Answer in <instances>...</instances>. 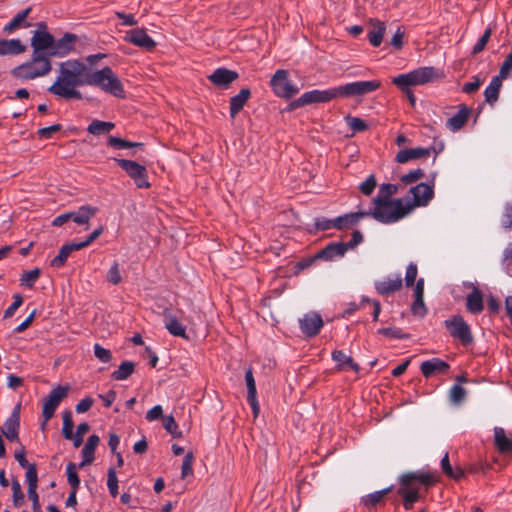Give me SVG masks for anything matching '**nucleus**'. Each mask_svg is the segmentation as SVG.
<instances>
[{
  "label": "nucleus",
  "mask_w": 512,
  "mask_h": 512,
  "mask_svg": "<svg viewBox=\"0 0 512 512\" xmlns=\"http://www.w3.org/2000/svg\"><path fill=\"white\" fill-rule=\"evenodd\" d=\"M114 160L134 181L138 188L147 189L151 186L148 181V172L145 166L127 159L115 158Z\"/></svg>",
  "instance_id": "nucleus-7"
},
{
  "label": "nucleus",
  "mask_w": 512,
  "mask_h": 512,
  "mask_svg": "<svg viewBox=\"0 0 512 512\" xmlns=\"http://www.w3.org/2000/svg\"><path fill=\"white\" fill-rule=\"evenodd\" d=\"M432 150H434V147H429V148L416 147V148H411V149H403L397 153L395 160L398 163L404 164V163H407L412 160H416V159H419L422 157L429 156L431 154Z\"/></svg>",
  "instance_id": "nucleus-24"
},
{
  "label": "nucleus",
  "mask_w": 512,
  "mask_h": 512,
  "mask_svg": "<svg viewBox=\"0 0 512 512\" xmlns=\"http://www.w3.org/2000/svg\"><path fill=\"white\" fill-rule=\"evenodd\" d=\"M332 359L337 363V369L340 371L353 370L359 371V365L353 360V358L345 354L342 350H334L332 352Z\"/></svg>",
  "instance_id": "nucleus-31"
},
{
  "label": "nucleus",
  "mask_w": 512,
  "mask_h": 512,
  "mask_svg": "<svg viewBox=\"0 0 512 512\" xmlns=\"http://www.w3.org/2000/svg\"><path fill=\"white\" fill-rule=\"evenodd\" d=\"M409 193L413 196L412 203H406L405 206L415 207L427 206L434 197V184L420 183L410 188Z\"/></svg>",
  "instance_id": "nucleus-12"
},
{
  "label": "nucleus",
  "mask_w": 512,
  "mask_h": 512,
  "mask_svg": "<svg viewBox=\"0 0 512 512\" xmlns=\"http://www.w3.org/2000/svg\"><path fill=\"white\" fill-rule=\"evenodd\" d=\"M270 85L273 92L281 98L289 99L299 92V88L288 80V72L283 69L274 73Z\"/></svg>",
  "instance_id": "nucleus-9"
},
{
  "label": "nucleus",
  "mask_w": 512,
  "mask_h": 512,
  "mask_svg": "<svg viewBox=\"0 0 512 512\" xmlns=\"http://www.w3.org/2000/svg\"><path fill=\"white\" fill-rule=\"evenodd\" d=\"M363 241V235L356 230L348 242H331L325 248L317 251L313 256H343L350 249Z\"/></svg>",
  "instance_id": "nucleus-10"
},
{
  "label": "nucleus",
  "mask_w": 512,
  "mask_h": 512,
  "mask_svg": "<svg viewBox=\"0 0 512 512\" xmlns=\"http://www.w3.org/2000/svg\"><path fill=\"white\" fill-rule=\"evenodd\" d=\"M380 85L381 83L379 81L371 80L350 82L326 90L315 89L302 94L298 99L294 100L290 106L292 109H296L312 103H326L337 98L363 96L374 92Z\"/></svg>",
  "instance_id": "nucleus-2"
},
{
  "label": "nucleus",
  "mask_w": 512,
  "mask_h": 512,
  "mask_svg": "<svg viewBox=\"0 0 512 512\" xmlns=\"http://www.w3.org/2000/svg\"><path fill=\"white\" fill-rule=\"evenodd\" d=\"M245 381L247 385V401L252 408L254 417H257L260 411L259 403L257 401V391L255 379L251 369L245 373Z\"/></svg>",
  "instance_id": "nucleus-25"
},
{
  "label": "nucleus",
  "mask_w": 512,
  "mask_h": 512,
  "mask_svg": "<svg viewBox=\"0 0 512 512\" xmlns=\"http://www.w3.org/2000/svg\"><path fill=\"white\" fill-rule=\"evenodd\" d=\"M501 86L502 79H500V77L494 76L484 91V96L487 103L493 104L498 100Z\"/></svg>",
  "instance_id": "nucleus-36"
},
{
  "label": "nucleus",
  "mask_w": 512,
  "mask_h": 512,
  "mask_svg": "<svg viewBox=\"0 0 512 512\" xmlns=\"http://www.w3.org/2000/svg\"><path fill=\"white\" fill-rule=\"evenodd\" d=\"M436 481L435 476L429 472L414 471L402 474L399 478L400 487L397 493L403 499L405 510H411L414 503L419 499V487L415 485L416 482L425 486H431Z\"/></svg>",
  "instance_id": "nucleus-3"
},
{
  "label": "nucleus",
  "mask_w": 512,
  "mask_h": 512,
  "mask_svg": "<svg viewBox=\"0 0 512 512\" xmlns=\"http://www.w3.org/2000/svg\"><path fill=\"white\" fill-rule=\"evenodd\" d=\"M495 445L501 453L512 451V439L506 436L505 430L501 427L494 428Z\"/></svg>",
  "instance_id": "nucleus-35"
},
{
  "label": "nucleus",
  "mask_w": 512,
  "mask_h": 512,
  "mask_svg": "<svg viewBox=\"0 0 512 512\" xmlns=\"http://www.w3.org/2000/svg\"><path fill=\"white\" fill-rule=\"evenodd\" d=\"M32 245V243H29L24 247L20 246L19 244L5 245L2 248H0V256H7L10 253L25 256L28 253H30Z\"/></svg>",
  "instance_id": "nucleus-42"
},
{
  "label": "nucleus",
  "mask_w": 512,
  "mask_h": 512,
  "mask_svg": "<svg viewBox=\"0 0 512 512\" xmlns=\"http://www.w3.org/2000/svg\"><path fill=\"white\" fill-rule=\"evenodd\" d=\"M374 207L365 213L380 223L390 224L399 221L412 211V206H405L402 199H394L393 202L373 203Z\"/></svg>",
  "instance_id": "nucleus-4"
},
{
  "label": "nucleus",
  "mask_w": 512,
  "mask_h": 512,
  "mask_svg": "<svg viewBox=\"0 0 512 512\" xmlns=\"http://www.w3.org/2000/svg\"><path fill=\"white\" fill-rule=\"evenodd\" d=\"M54 45V37L47 31L36 30L31 37L32 54L51 56V50Z\"/></svg>",
  "instance_id": "nucleus-13"
},
{
  "label": "nucleus",
  "mask_w": 512,
  "mask_h": 512,
  "mask_svg": "<svg viewBox=\"0 0 512 512\" xmlns=\"http://www.w3.org/2000/svg\"><path fill=\"white\" fill-rule=\"evenodd\" d=\"M315 258H308L297 263H293L290 270L286 276L298 275L302 270L310 267Z\"/></svg>",
  "instance_id": "nucleus-59"
},
{
  "label": "nucleus",
  "mask_w": 512,
  "mask_h": 512,
  "mask_svg": "<svg viewBox=\"0 0 512 512\" xmlns=\"http://www.w3.org/2000/svg\"><path fill=\"white\" fill-rule=\"evenodd\" d=\"M13 303L4 311V318H10L14 315L15 311L22 305L23 298L20 294L14 295Z\"/></svg>",
  "instance_id": "nucleus-62"
},
{
  "label": "nucleus",
  "mask_w": 512,
  "mask_h": 512,
  "mask_svg": "<svg viewBox=\"0 0 512 512\" xmlns=\"http://www.w3.org/2000/svg\"><path fill=\"white\" fill-rule=\"evenodd\" d=\"M31 12V6L19 11L8 23L3 26L2 33L5 35H11L20 29L29 28L31 23L28 21V17Z\"/></svg>",
  "instance_id": "nucleus-17"
},
{
  "label": "nucleus",
  "mask_w": 512,
  "mask_h": 512,
  "mask_svg": "<svg viewBox=\"0 0 512 512\" xmlns=\"http://www.w3.org/2000/svg\"><path fill=\"white\" fill-rule=\"evenodd\" d=\"M194 461V455L192 452H188L183 458L182 466H181V477L185 478L188 475L192 474V464Z\"/></svg>",
  "instance_id": "nucleus-60"
},
{
  "label": "nucleus",
  "mask_w": 512,
  "mask_h": 512,
  "mask_svg": "<svg viewBox=\"0 0 512 512\" xmlns=\"http://www.w3.org/2000/svg\"><path fill=\"white\" fill-rule=\"evenodd\" d=\"M11 488H12V492H13V495H12V498H13V505L15 507H20L24 504V494L22 492V489H21V485L19 483L18 480H13L12 483H11Z\"/></svg>",
  "instance_id": "nucleus-48"
},
{
  "label": "nucleus",
  "mask_w": 512,
  "mask_h": 512,
  "mask_svg": "<svg viewBox=\"0 0 512 512\" xmlns=\"http://www.w3.org/2000/svg\"><path fill=\"white\" fill-rule=\"evenodd\" d=\"M107 486L112 497L118 494V479L114 468H109L107 473Z\"/></svg>",
  "instance_id": "nucleus-52"
},
{
  "label": "nucleus",
  "mask_w": 512,
  "mask_h": 512,
  "mask_svg": "<svg viewBox=\"0 0 512 512\" xmlns=\"http://www.w3.org/2000/svg\"><path fill=\"white\" fill-rule=\"evenodd\" d=\"M51 56L32 54L31 60L12 70V74L19 79L31 80L47 75L51 71Z\"/></svg>",
  "instance_id": "nucleus-5"
},
{
  "label": "nucleus",
  "mask_w": 512,
  "mask_h": 512,
  "mask_svg": "<svg viewBox=\"0 0 512 512\" xmlns=\"http://www.w3.org/2000/svg\"><path fill=\"white\" fill-rule=\"evenodd\" d=\"M439 77L438 69L434 67H419L408 73L400 74L392 79V83L400 90H406L408 87L424 85L433 82Z\"/></svg>",
  "instance_id": "nucleus-6"
},
{
  "label": "nucleus",
  "mask_w": 512,
  "mask_h": 512,
  "mask_svg": "<svg viewBox=\"0 0 512 512\" xmlns=\"http://www.w3.org/2000/svg\"><path fill=\"white\" fill-rule=\"evenodd\" d=\"M97 211L98 209L96 207L83 205L77 210L68 212L69 222H74L77 225L88 224L90 219L96 215Z\"/></svg>",
  "instance_id": "nucleus-23"
},
{
  "label": "nucleus",
  "mask_w": 512,
  "mask_h": 512,
  "mask_svg": "<svg viewBox=\"0 0 512 512\" xmlns=\"http://www.w3.org/2000/svg\"><path fill=\"white\" fill-rule=\"evenodd\" d=\"M444 325L449 334L458 339L463 345H468L473 341L471 329L461 315H453L445 320Z\"/></svg>",
  "instance_id": "nucleus-8"
},
{
  "label": "nucleus",
  "mask_w": 512,
  "mask_h": 512,
  "mask_svg": "<svg viewBox=\"0 0 512 512\" xmlns=\"http://www.w3.org/2000/svg\"><path fill=\"white\" fill-rule=\"evenodd\" d=\"M19 426H20V404H18L14 410L12 411L9 418L5 421L3 427L1 428L2 434L9 441H18L19 440Z\"/></svg>",
  "instance_id": "nucleus-18"
},
{
  "label": "nucleus",
  "mask_w": 512,
  "mask_h": 512,
  "mask_svg": "<svg viewBox=\"0 0 512 512\" xmlns=\"http://www.w3.org/2000/svg\"><path fill=\"white\" fill-rule=\"evenodd\" d=\"M470 109L463 106L454 116L450 117L446 122V127L451 131L460 130L468 120Z\"/></svg>",
  "instance_id": "nucleus-33"
},
{
  "label": "nucleus",
  "mask_w": 512,
  "mask_h": 512,
  "mask_svg": "<svg viewBox=\"0 0 512 512\" xmlns=\"http://www.w3.org/2000/svg\"><path fill=\"white\" fill-rule=\"evenodd\" d=\"M125 40L147 51H152L156 47V42L147 34L144 28L128 31Z\"/></svg>",
  "instance_id": "nucleus-16"
},
{
  "label": "nucleus",
  "mask_w": 512,
  "mask_h": 512,
  "mask_svg": "<svg viewBox=\"0 0 512 512\" xmlns=\"http://www.w3.org/2000/svg\"><path fill=\"white\" fill-rule=\"evenodd\" d=\"M392 491V486L387 487L385 489L375 491L373 493H370L362 498V503L366 507H375L377 504H379L383 498L389 494Z\"/></svg>",
  "instance_id": "nucleus-39"
},
{
  "label": "nucleus",
  "mask_w": 512,
  "mask_h": 512,
  "mask_svg": "<svg viewBox=\"0 0 512 512\" xmlns=\"http://www.w3.org/2000/svg\"><path fill=\"white\" fill-rule=\"evenodd\" d=\"M441 468L445 475L454 480H460L464 476V470L462 468H453L451 466L448 453H446L441 460Z\"/></svg>",
  "instance_id": "nucleus-38"
},
{
  "label": "nucleus",
  "mask_w": 512,
  "mask_h": 512,
  "mask_svg": "<svg viewBox=\"0 0 512 512\" xmlns=\"http://www.w3.org/2000/svg\"><path fill=\"white\" fill-rule=\"evenodd\" d=\"M76 41V35L66 33L62 38L55 40L51 50V57H64L66 56L74 46Z\"/></svg>",
  "instance_id": "nucleus-21"
},
{
  "label": "nucleus",
  "mask_w": 512,
  "mask_h": 512,
  "mask_svg": "<svg viewBox=\"0 0 512 512\" xmlns=\"http://www.w3.org/2000/svg\"><path fill=\"white\" fill-rule=\"evenodd\" d=\"M115 124L112 122H106L101 120H93L87 127V131L92 135H100L103 133H109L113 130Z\"/></svg>",
  "instance_id": "nucleus-41"
},
{
  "label": "nucleus",
  "mask_w": 512,
  "mask_h": 512,
  "mask_svg": "<svg viewBox=\"0 0 512 512\" xmlns=\"http://www.w3.org/2000/svg\"><path fill=\"white\" fill-rule=\"evenodd\" d=\"M135 369V364L131 361H124L120 364L117 370L113 371L111 377L114 380H126L132 375Z\"/></svg>",
  "instance_id": "nucleus-40"
},
{
  "label": "nucleus",
  "mask_w": 512,
  "mask_h": 512,
  "mask_svg": "<svg viewBox=\"0 0 512 512\" xmlns=\"http://www.w3.org/2000/svg\"><path fill=\"white\" fill-rule=\"evenodd\" d=\"M323 324L324 322L321 315L316 312L306 313L301 319H299V325L302 333L309 338L318 335Z\"/></svg>",
  "instance_id": "nucleus-14"
},
{
  "label": "nucleus",
  "mask_w": 512,
  "mask_h": 512,
  "mask_svg": "<svg viewBox=\"0 0 512 512\" xmlns=\"http://www.w3.org/2000/svg\"><path fill=\"white\" fill-rule=\"evenodd\" d=\"M40 274L41 271L39 268L25 271L20 278V284L24 287L32 288L35 282L38 280Z\"/></svg>",
  "instance_id": "nucleus-44"
},
{
  "label": "nucleus",
  "mask_w": 512,
  "mask_h": 512,
  "mask_svg": "<svg viewBox=\"0 0 512 512\" xmlns=\"http://www.w3.org/2000/svg\"><path fill=\"white\" fill-rule=\"evenodd\" d=\"M67 481L73 490H78L80 479L77 474V467L74 463H68L66 467Z\"/></svg>",
  "instance_id": "nucleus-45"
},
{
  "label": "nucleus",
  "mask_w": 512,
  "mask_h": 512,
  "mask_svg": "<svg viewBox=\"0 0 512 512\" xmlns=\"http://www.w3.org/2000/svg\"><path fill=\"white\" fill-rule=\"evenodd\" d=\"M502 224L504 227H512V203H506L502 215Z\"/></svg>",
  "instance_id": "nucleus-64"
},
{
  "label": "nucleus",
  "mask_w": 512,
  "mask_h": 512,
  "mask_svg": "<svg viewBox=\"0 0 512 512\" xmlns=\"http://www.w3.org/2000/svg\"><path fill=\"white\" fill-rule=\"evenodd\" d=\"M402 287L401 278H386L375 283L376 291L381 295H389Z\"/></svg>",
  "instance_id": "nucleus-32"
},
{
  "label": "nucleus",
  "mask_w": 512,
  "mask_h": 512,
  "mask_svg": "<svg viewBox=\"0 0 512 512\" xmlns=\"http://www.w3.org/2000/svg\"><path fill=\"white\" fill-rule=\"evenodd\" d=\"M411 311L415 316L424 317L427 314L424 298H415L411 305Z\"/></svg>",
  "instance_id": "nucleus-61"
},
{
  "label": "nucleus",
  "mask_w": 512,
  "mask_h": 512,
  "mask_svg": "<svg viewBox=\"0 0 512 512\" xmlns=\"http://www.w3.org/2000/svg\"><path fill=\"white\" fill-rule=\"evenodd\" d=\"M425 176V173L422 169L418 168L413 171H410L407 174L401 176V181L404 184H412L422 179Z\"/></svg>",
  "instance_id": "nucleus-57"
},
{
  "label": "nucleus",
  "mask_w": 512,
  "mask_h": 512,
  "mask_svg": "<svg viewBox=\"0 0 512 512\" xmlns=\"http://www.w3.org/2000/svg\"><path fill=\"white\" fill-rule=\"evenodd\" d=\"M25 478L28 485V490H34L38 487V475H37V468L35 464H32L31 466L25 468Z\"/></svg>",
  "instance_id": "nucleus-47"
},
{
  "label": "nucleus",
  "mask_w": 512,
  "mask_h": 512,
  "mask_svg": "<svg viewBox=\"0 0 512 512\" xmlns=\"http://www.w3.org/2000/svg\"><path fill=\"white\" fill-rule=\"evenodd\" d=\"M450 401L454 404H460L466 397V390L459 384L451 387L449 392Z\"/></svg>",
  "instance_id": "nucleus-50"
},
{
  "label": "nucleus",
  "mask_w": 512,
  "mask_h": 512,
  "mask_svg": "<svg viewBox=\"0 0 512 512\" xmlns=\"http://www.w3.org/2000/svg\"><path fill=\"white\" fill-rule=\"evenodd\" d=\"M26 51V46L20 39H0V56L20 55Z\"/></svg>",
  "instance_id": "nucleus-27"
},
{
  "label": "nucleus",
  "mask_w": 512,
  "mask_h": 512,
  "mask_svg": "<svg viewBox=\"0 0 512 512\" xmlns=\"http://www.w3.org/2000/svg\"><path fill=\"white\" fill-rule=\"evenodd\" d=\"M102 231H103V228L98 227L92 233H90L85 239L72 240V241L62 245L57 256H70V254H72L76 251H79L84 247H87L101 235Z\"/></svg>",
  "instance_id": "nucleus-15"
},
{
  "label": "nucleus",
  "mask_w": 512,
  "mask_h": 512,
  "mask_svg": "<svg viewBox=\"0 0 512 512\" xmlns=\"http://www.w3.org/2000/svg\"><path fill=\"white\" fill-rule=\"evenodd\" d=\"M371 29L368 32V40L373 47H379L386 31L384 22L376 19L370 20Z\"/></svg>",
  "instance_id": "nucleus-28"
},
{
  "label": "nucleus",
  "mask_w": 512,
  "mask_h": 512,
  "mask_svg": "<svg viewBox=\"0 0 512 512\" xmlns=\"http://www.w3.org/2000/svg\"><path fill=\"white\" fill-rule=\"evenodd\" d=\"M85 85L98 87L117 98L125 97L123 84L110 67L92 71L78 60L60 63L58 76L47 91L67 101L81 100L83 95L77 88Z\"/></svg>",
  "instance_id": "nucleus-1"
},
{
  "label": "nucleus",
  "mask_w": 512,
  "mask_h": 512,
  "mask_svg": "<svg viewBox=\"0 0 512 512\" xmlns=\"http://www.w3.org/2000/svg\"><path fill=\"white\" fill-rule=\"evenodd\" d=\"M365 217H369V213H365L363 211H357L338 216L334 218L335 229L343 230L350 228Z\"/></svg>",
  "instance_id": "nucleus-26"
},
{
  "label": "nucleus",
  "mask_w": 512,
  "mask_h": 512,
  "mask_svg": "<svg viewBox=\"0 0 512 512\" xmlns=\"http://www.w3.org/2000/svg\"><path fill=\"white\" fill-rule=\"evenodd\" d=\"M99 442L100 438L95 434L90 435L88 437L87 442L82 449L83 460L79 464V468H83L84 466L89 465L94 461L95 449L98 446Z\"/></svg>",
  "instance_id": "nucleus-30"
},
{
  "label": "nucleus",
  "mask_w": 512,
  "mask_h": 512,
  "mask_svg": "<svg viewBox=\"0 0 512 512\" xmlns=\"http://www.w3.org/2000/svg\"><path fill=\"white\" fill-rule=\"evenodd\" d=\"M165 328L173 336L188 338L185 327L172 315H165Z\"/></svg>",
  "instance_id": "nucleus-37"
},
{
  "label": "nucleus",
  "mask_w": 512,
  "mask_h": 512,
  "mask_svg": "<svg viewBox=\"0 0 512 512\" xmlns=\"http://www.w3.org/2000/svg\"><path fill=\"white\" fill-rule=\"evenodd\" d=\"M472 291L466 296V309L469 313L477 315L484 310L483 294L480 289L470 284Z\"/></svg>",
  "instance_id": "nucleus-22"
},
{
  "label": "nucleus",
  "mask_w": 512,
  "mask_h": 512,
  "mask_svg": "<svg viewBox=\"0 0 512 512\" xmlns=\"http://www.w3.org/2000/svg\"><path fill=\"white\" fill-rule=\"evenodd\" d=\"M398 192V186L390 183H383L380 185L377 196L373 199V203H380L383 205L385 202H393L391 197Z\"/></svg>",
  "instance_id": "nucleus-34"
},
{
  "label": "nucleus",
  "mask_w": 512,
  "mask_h": 512,
  "mask_svg": "<svg viewBox=\"0 0 512 512\" xmlns=\"http://www.w3.org/2000/svg\"><path fill=\"white\" fill-rule=\"evenodd\" d=\"M511 69H512V52L507 55L505 61L501 65L499 75H497V77H500V79H502V80L505 79L508 76V74L510 73Z\"/></svg>",
  "instance_id": "nucleus-63"
},
{
  "label": "nucleus",
  "mask_w": 512,
  "mask_h": 512,
  "mask_svg": "<svg viewBox=\"0 0 512 512\" xmlns=\"http://www.w3.org/2000/svg\"><path fill=\"white\" fill-rule=\"evenodd\" d=\"M163 426L174 438H180L182 436V433L178 430V425L172 415L164 418Z\"/></svg>",
  "instance_id": "nucleus-53"
},
{
  "label": "nucleus",
  "mask_w": 512,
  "mask_h": 512,
  "mask_svg": "<svg viewBox=\"0 0 512 512\" xmlns=\"http://www.w3.org/2000/svg\"><path fill=\"white\" fill-rule=\"evenodd\" d=\"M449 368V364L440 358H432L422 362L420 365V371L425 378H430L438 373H447Z\"/></svg>",
  "instance_id": "nucleus-20"
},
{
  "label": "nucleus",
  "mask_w": 512,
  "mask_h": 512,
  "mask_svg": "<svg viewBox=\"0 0 512 512\" xmlns=\"http://www.w3.org/2000/svg\"><path fill=\"white\" fill-rule=\"evenodd\" d=\"M73 419H72V413L71 411H65L63 413V427H62V433L65 439H72L73 438Z\"/></svg>",
  "instance_id": "nucleus-46"
},
{
  "label": "nucleus",
  "mask_w": 512,
  "mask_h": 512,
  "mask_svg": "<svg viewBox=\"0 0 512 512\" xmlns=\"http://www.w3.org/2000/svg\"><path fill=\"white\" fill-rule=\"evenodd\" d=\"M335 229L334 218L317 217L314 220V232Z\"/></svg>",
  "instance_id": "nucleus-49"
},
{
  "label": "nucleus",
  "mask_w": 512,
  "mask_h": 512,
  "mask_svg": "<svg viewBox=\"0 0 512 512\" xmlns=\"http://www.w3.org/2000/svg\"><path fill=\"white\" fill-rule=\"evenodd\" d=\"M239 75L236 71L221 67L217 68L208 76V79L215 86L225 89L238 79Z\"/></svg>",
  "instance_id": "nucleus-19"
},
{
  "label": "nucleus",
  "mask_w": 512,
  "mask_h": 512,
  "mask_svg": "<svg viewBox=\"0 0 512 512\" xmlns=\"http://www.w3.org/2000/svg\"><path fill=\"white\" fill-rule=\"evenodd\" d=\"M491 34H492L491 28H487L484 31L483 35L479 38V40L473 47V50H472L473 55L479 54L480 52H482L484 50L486 44L488 43V41L491 37Z\"/></svg>",
  "instance_id": "nucleus-54"
},
{
  "label": "nucleus",
  "mask_w": 512,
  "mask_h": 512,
  "mask_svg": "<svg viewBox=\"0 0 512 512\" xmlns=\"http://www.w3.org/2000/svg\"><path fill=\"white\" fill-rule=\"evenodd\" d=\"M108 145L114 149H128L134 147H143V143L131 142L125 139H121L115 136L108 137Z\"/></svg>",
  "instance_id": "nucleus-43"
},
{
  "label": "nucleus",
  "mask_w": 512,
  "mask_h": 512,
  "mask_svg": "<svg viewBox=\"0 0 512 512\" xmlns=\"http://www.w3.org/2000/svg\"><path fill=\"white\" fill-rule=\"evenodd\" d=\"M377 185V180L373 174L369 175L368 178L362 182L359 186L360 191L366 195L369 196L374 191L375 187Z\"/></svg>",
  "instance_id": "nucleus-58"
},
{
  "label": "nucleus",
  "mask_w": 512,
  "mask_h": 512,
  "mask_svg": "<svg viewBox=\"0 0 512 512\" xmlns=\"http://www.w3.org/2000/svg\"><path fill=\"white\" fill-rule=\"evenodd\" d=\"M379 332L387 337L395 338V339H408L409 334L404 333L400 328L395 327H387L382 328L379 330Z\"/></svg>",
  "instance_id": "nucleus-55"
},
{
  "label": "nucleus",
  "mask_w": 512,
  "mask_h": 512,
  "mask_svg": "<svg viewBox=\"0 0 512 512\" xmlns=\"http://www.w3.org/2000/svg\"><path fill=\"white\" fill-rule=\"evenodd\" d=\"M346 123L354 132H363L368 129V125L359 117L347 116Z\"/></svg>",
  "instance_id": "nucleus-51"
},
{
  "label": "nucleus",
  "mask_w": 512,
  "mask_h": 512,
  "mask_svg": "<svg viewBox=\"0 0 512 512\" xmlns=\"http://www.w3.org/2000/svg\"><path fill=\"white\" fill-rule=\"evenodd\" d=\"M69 388L66 386L58 385L55 387L49 395L43 400L42 417L46 421H49L61 401L67 396Z\"/></svg>",
  "instance_id": "nucleus-11"
},
{
  "label": "nucleus",
  "mask_w": 512,
  "mask_h": 512,
  "mask_svg": "<svg viewBox=\"0 0 512 512\" xmlns=\"http://www.w3.org/2000/svg\"><path fill=\"white\" fill-rule=\"evenodd\" d=\"M251 97L249 88H243L230 99V117L234 119Z\"/></svg>",
  "instance_id": "nucleus-29"
},
{
  "label": "nucleus",
  "mask_w": 512,
  "mask_h": 512,
  "mask_svg": "<svg viewBox=\"0 0 512 512\" xmlns=\"http://www.w3.org/2000/svg\"><path fill=\"white\" fill-rule=\"evenodd\" d=\"M94 355L95 357L103 362V363H108L111 361L112 359V353L110 350L102 347L100 344L96 343L94 345Z\"/></svg>",
  "instance_id": "nucleus-56"
}]
</instances>
